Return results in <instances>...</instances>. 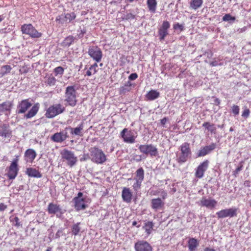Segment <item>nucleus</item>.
Returning <instances> with one entry per match:
<instances>
[{"mask_svg": "<svg viewBox=\"0 0 251 251\" xmlns=\"http://www.w3.org/2000/svg\"><path fill=\"white\" fill-rule=\"evenodd\" d=\"M180 153L177 158V161L179 164H182L187 161L190 157L191 151L190 148L189 144L184 143L180 147Z\"/></svg>", "mask_w": 251, "mask_h": 251, "instance_id": "3", "label": "nucleus"}, {"mask_svg": "<svg viewBox=\"0 0 251 251\" xmlns=\"http://www.w3.org/2000/svg\"><path fill=\"white\" fill-rule=\"evenodd\" d=\"M7 208V206L4 204L1 203L0 204V211H4Z\"/></svg>", "mask_w": 251, "mask_h": 251, "instance_id": "55", "label": "nucleus"}, {"mask_svg": "<svg viewBox=\"0 0 251 251\" xmlns=\"http://www.w3.org/2000/svg\"><path fill=\"white\" fill-rule=\"evenodd\" d=\"M188 243L190 251H194L199 245L197 240L194 238H190L189 240Z\"/></svg>", "mask_w": 251, "mask_h": 251, "instance_id": "29", "label": "nucleus"}, {"mask_svg": "<svg viewBox=\"0 0 251 251\" xmlns=\"http://www.w3.org/2000/svg\"><path fill=\"white\" fill-rule=\"evenodd\" d=\"M216 144L212 143L209 146H206L200 150L197 153V157H200L204 156L206 154L209 153L211 151L216 148Z\"/></svg>", "mask_w": 251, "mask_h": 251, "instance_id": "15", "label": "nucleus"}, {"mask_svg": "<svg viewBox=\"0 0 251 251\" xmlns=\"http://www.w3.org/2000/svg\"><path fill=\"white\" fill-rule=\"evenodd\" d=\"M91 66L93 67V68H95L96 69H97V68L98 67V64L96 63H95V64H94Z\"/></svg>", "mask_w": 251, "mask_h": 251, "instance_id": "64", "label": "nucleus"}, {"mask_svg": "<svg viewBox=\"0 0 251 251\" xmlns=\"http://www.w3.org/2000/svg\"><path fill=\"white\" fill-rule=\"evenodd\" d=\"M142 181L139 180H136V182L133 185V187L134 190H138L141 187Z\"/></svg>", "mask_w": 251, "mask_h": 251, "instance_id": "44", "label": "nucleus"}, {"mask_svg": "<svg viewBox=\"0 0 251 251\" xmlns=\"http://www.w3.org/2000/svg\"><path fill=\"white\" fill-rule=\"evenodd\" d=\"M138 149L141 152L146 155L156 156L158 154L157 149L152 144L141 145Z\"/></svg>", "mask_w": 251, "mask_h": 251, "instance_id": "5", "label": "nucleus"}, {"mask_svg": "<svg viewBox=\"0 0 251 251\" xmlns=\"http://www.w3.org/2000/svg\"><path fill=\"white\" fill-rule=\"evenodd\" d=\"M203 251H215V250L213 249L207 247L204 249Z\"/></svg>", "mask_w": 251, "mask_h": 251, "instance_id": "60", "label": "nucleus"}, {"mask_svg": "<svg viewBox=\"0 0 251 251\" xmlns=\"http://www.w3.org/2000/svg\"><path fill=\"white\" fill-rule=\"evenodd\" d=\"M168 34V31L160 28L159 30V38L160 40H163Z\"/></svg>", "mask_w": 251, "mask_h": 251, "instance_id": "40", "label": "nucleus"}, {"mask_svg": "<svg viewBox=\"0 0 251 251\" xmlns=\"http://www.w3.org/2000/svg\"><path fill=\"white\" fill-rule=\"evenodd\" d=\"M138 77V75L136 73H132L128 76L129 80H134Z\"/></svg>", "mask_w": 251, "mask_h": 251, "instance_id": "51", "label": "nucleus"}, {"mask_svg": "<svg viewBox=\"0 0 251 251\" xmlns=\"http://www.w3.org/2000/svg\"><path fill=\"white\" fill-rule=\"evenodd\" d=\"M39 109V104H35L33 106L28 112L25 115V117L26 119H29L34 116L37 113Z\"/></svg>", "mask_w": 251, "mask_h": 251, "instance_id": "26", "label": "nucleus"}, {"mask_svg": "<svg viewBox=\"0 0 251 251\" xmlns=\"http://www.w3.org/2000/svg\"><path fill=\"white\" fill-rule=\"evenodd\" d=\"M93 74L92 73V71H91V70H90L89 69L86 72V75H88V76H90L91 75H92Z\"/></svg>", "mask_w": 251, "mask_h": 251, "instance_id": "61", "label": "nucleus"}, {"mask_svg": "<svg viewBox=\"0 0 251 251\" xmlns=\"http://www.w3.org/2000/svg\"><path fill=\"white\" fill-rule=\"evenodd\" d=\"M203 0H191L189 4L190 8L196 10L201 7L203 3Z\"/></svg>", "mask_w": 251, "mask_h": 251, "instance_id": "25", "label": "nucleus"}, {"mask_svg": "<svg viewBox=\"0 0 251 251\" xmlns=\"http://www.w3.org/2000/svg\"><path fill=\"white\" fill-rule=\"evenodd\" d=\"M144 178V171L142 168H139L136 172V180L143 181Z\"/></svg>", "mask_w": 251, "mask_h": 251, "instance_id": "32", "label": "nucleus"}, {"mask_svg": "<svg viewBox=\"0 0 251 251\" xmlns=\"http://www.w3.org/2000/svg\"><path fill=\"white\" fill-rule=\"evenodd\" d=\"M89 159H91V154L89 155L88 154H84L82 157L80 158V161L81 162L84 161Z\"/></svg>", "mask_w": 251, "mask_h": 251, "instance_id": "48", "label": "nucleus"}, {"mask_svg": "<svg viewBox=\"0 0 251 251\" xmlns=\"http://www.w3.org/2000/svg\"><path fill=\"white\" fill-rule=\"evenodd\" d=\"M18 159H14L11 163L9 167L7 176L10 179H13L16 177L18 173Z\"/></svg>", "mask_w": 251, "mask_h": 251, "instance_id": "13", "label": "nucleus"}, {"mask_svg": "<svg viewBox=\"0 0 251 251\" xmlns=\"http://www.w3.org/2000/svg\"><path fill=\"white\" fill-rule=\"evenodd\" d=\"M26 174L30 177H40L41 176L40 173L36 169L32 168H27Z\"/></svg>", "mask_w": 251, "mask_h": 251, "instance_id": "28", "label": "nucleus"}, {"mask_svg": "<svg viewBox=\"0 0 251 251\" xmlns=\"http://www.w3.org/2000/svg\"><path fill=\"white\" fill-rule=\"evenodd\" d=\"M147 5L149 10L154 13L156 11L157 2L156 0H147Z\"/></svg>", "mask_w": 251, "mask_h": 251, "instance_id": "30", "label": "nucleus"}, {"mask_svg": "<svg viewBox=\"0 0 251 251\" xmlns=\"http://www.w3.org/2000/svg\"><path fill=\"white\" fill-rule=\"evenodd\" d=\"M174 28L175 29H179L180 31L184 30V25L176 23L174 25Z\"/></svg>", "mask_w": 251, "mask_h": 251, "instance_id": "47", "label": "nucleus"}, {"mask_svg": "<svg viewBox=\"0 0 251 251\" xmlns=\"http://www.w3.org/2000/svg\"><path fill=\"white\" fill-rule=\"evenodd\" d=\"M88 54L91 57L97 62H100L102 57V53L101 50L96 46L89 48Z\"/></svg>", "mask_w": 251, "mask_h": 251, "instance_id": "7", "label": "nucleus"}, {"mask_svg": "<svg viewBox=\"0 0 251 251\" xmlns=\"http://www.w3.org/2000/svg\"><path fill=\"white\" fill-rule=\"evenodd\" d=\"M82 196H83V193L81 192H79L77 194V196L76 197H75L74 198H79L80 199H84L83 198H82Z\"/></svg>", "mask_w": 251, "mask_h": 251, "instance_id": "56", "label": "nucleus"}, {"mask_svg": "<svg viewBox=\"0 0 251 251\" xmlns=\"http://www.w3.org/2000/svg\"><path fill=\"white\" fill-rule=\"evenodd\" d=\"M79 223H77L73 226L72 232L75 235H76L80 231V227H79Z\"/></svg>", "mask_w": 251, "mask_h": 251, "instance_id": "37", "label": "nucleus"}, {"mask_svg": "<svg viewBox=\"0 0 251 251\" xmlns=\"http://www.w3.org/2000/svg\"><path fill=\"white\" fill-rule=\"evenodd\" d=\"M237 208L225 209L217 212L216 214L219 219L226 217H233L237 215Z\"/></svg>", "mask_w": 251, "mask_h": 251, "instance_id": "6", "label": "nucleus"}, {"mask_svg": "<svg viewBox=\"0 0 251 251\" xmlns=\"http://www.w3.org/2000/svg\"><path fill=\"white\" fill-rule=\"evenodd\" d=\"M65 108L60 104H56L48 108V118H53L62 113Z\"/></svg>", "mask_w": 251, "mask_h": 251, "instance_id": "9", "label": "nucleus"}, {"mask_svg": "<svg viewBox=\"0 0 251 251\" xmlns=\"http://www.w3.org/2000/svg\"><path fill=\"white\" fill-rule=\"evenodd\" d=\"M121 135L123 138L124 142L127 143H133L135 142L136 136L133 132L124 128L121 132Z\"/></svg>", "mask_w": 251, "mask_h": 251, "instance_id": "8", "label": "nucleus"}, {"mask_svg": "<svg viewBox=\"0 0 251 251\" xmlns=\"http://www.w3.org/2000/svg\"><path fill=\"white\" fill-rule=\"evenodd\" d=\"M164 205V202L161 198H158L151 200V207L155 211L161 209Z\"/></svg>", "mask_w": 251, "mask_h": 251, "instance_id": "19", "label": "nucleus"}, {"mask_svg": "<svg viewBox=\"0 0 251 251\" xmlns=\"http://www.w3.org/2000/svg\"><path fill=\"white\" fill-rule=\"evenodd\" d=\"M222 19L223 21H234L235 20V17L232 16L229 14H226L224 16Z\"/></svg>", "mask_w": 251, "mask_h": 251, "instance_id": "39", "label": "nucleus"}, {"mask_svg": "<svg viewBox=\"0 0 251 251\" xmlns=\"http://www.w3.org/2000/svg\"><path fill=\"white\" fill-rule=\"evenodd\" d=\"M11 221H12L13 222H14V225L16 226H20V222H19V219L17 217H14L13 218V219H12L11 218Z\"/></svg>", "mask_w": 251, "mask_h": 251, "instance_id": "52", "label": "nucleus"}, {"mask_svg": "<svg viewBox=\"0 0 251 251\" xmlns=\"http://www.w3.org/2000/svg\"><path fill=\"white\" fill-rule=\"evenodd\" d=\"M74 41V37L72 36H69L66 37L64 41V44L66 46H70Z\"/></svg>", "mask_w": 251, "mask_h": 251, "instance_id": "38", "label": "nucleus"}, {"mask_svg": "<svg viewBox=\"0 0 251 251\" xmlns=\"http://www.w3.org/2000/svg\"><path fill=\"white\" fill-rule=\"evenodd\" d=\"M31 106V103L29 102L28 100H23L18 106L17 112L19 114L24 113Z\"/></svg>", "mask_w": 251, "mask_h": 251, "instance_id": "17", "label": "nucleus"}, {"mask_svg": "<svg viewBox=\"0 0 251 251\" xmlns=\"http://www.w3.org/2000/svg\"><path fill=\"white\" fill-rule=\"evenodd\" d=\"M91 160L97 164H103L106 160V156L103 151L96 147L91 148L89 150Z\"/></svg>", "mask_w": 251, "mask_h": 251, "instance_id": "1", "label": "nucleus"}, {"mask_svg": "<svg viewBox=\"0 0 251 251\" xmlns=\"http://www.w3.org/2000/svg\"><path fill=\"white\" fill-rule=\"evenodd\" d=\"M159 93L156 90H151L149 91L146 95L148 100H153L159 97Z\"/></svg>", "mask_w": 251, "mask_h": 251, "instance_id": "27", "label": "nucleus"}, {"mask_svg": "<svg viewBox=\"0 0 251 251\" xmlns=\"http://www.w3.org/2000/svg\"><path fill=\"white\" fill-rule=\"evenodd\" d=\"M68 137V133L66 131H62L55 133L51 136V139L56 142H61L65 140Z\"/></svg>", "mask_w": 251, "mask_h": 251, "instance_id": "18", "label": "nucleus"}, {"mask_svg": "<svg viewBox=\"0 0 251 251\" xmlns=\"http://www.w3.org/2000/svg\"><path fill=\"white\" fill-rule=\"evenodd\" d=\"M56 79L53 76H50L48 78V85L54 86L55 84Z\"/></svg>", "mask_w": 251, "mask_h": 251, "instance_id": "43", "label": "nucleus"}, {"mask_svg": "<svg viewBox=\"0 0 251 251\" xmlns=\"http://www.w3.org/2000/svg\"><path fill=\"white\" fill-rule=\"evenodd\" d=\"M210 65L211 66H217L218 65H221V64L219 63L217 61L215 60V61H212L211 62H210Z\"/></svg>", "mask_w": 251, "mask_h": 251, "instance_id": "54", "label": "nucleus"}, {"mask_svg": "<svg viewBox=\"0 0 251 251\" xmlns=\"http://www.w3.org/2000/svg\"><path fill=\"white\" fill-rule=\"evenodd\" d=\"M11 108V103L10 102H5L0 104V113L5 111H9Z\"/></svg>", "mask_w": 251, "mask_h": 251, "instance_id": "34", "label": "nucleus"}, {"mask_svg": "<svg viewBox=\"0 0 251 251\" xmlns=\"http://www.w3.org/2000/svg\"><path fill=\"white\" fill-rule=\"evenodd\" d=\"M132 226H136L137 227H139L140 226V225H137V223L136 221H133L132 222Z\"/></svg>", "mask_w": 251, "mask_h": 251, "instance_id": "62", "label": "nucleus"}, {"mask_svg": "<svg viewBox=\"0 0 251 251\" xmlns=\"http://www.w3.org/2000/svg\"><path fill=\"white\" fill-rule=\"evenodd\" d=\"M153 224L151 222H148L145 223V226H143V228L145 230L148 235L151 233L153 228Z\"/></svg>", "mask_w": 251, "mask_h": 251, "instance_id": "36", "label": "nucleus"}, {"mask_svg": "<svg viewBox=\"0 0 251 251\" xmlns=\"http://www.w3.org/2000/svg\"><path fill=\"white\" fill-rule=\"evenodd\" d=\"M209 161L206 160L201 163L196 170L195 176L199 178L203 177L204 173L206 171L208 167Z\"/></svg>", "mask_w": 251, "mask_h": 251, "instance_id": "14", "label": "nucleus"}, {"mask_svg": "<svg viewBox=\"0 0 251 251\" xmlns=\"http://www.w3.org/2000/svg\"><path fill=\"white\" fill-rule=\"evenodd\" d=\"M232 112L235 115H238L239 113V107L237 105H234L232 107Z\"/></svg>", "mask_w": 251, "mask_h": 251, "instance_id": "46", "label": "nucleus"}, {"mask_svg": "<svg viewBox=\"0 0 251 251\" xmlns=\"http://www.w3.org/2000/svg\"><path fill=\"white\" fill-rule=\"evenodd\" d=\"M217 203V201L214 199L210 198H207L205 197H203L199 202L200 205L210 209H213L216 206Z\"/></svg>", "mask_w": 251, "mask_h": 251, "instance_id": "11", "label": "nucleus"}, {"mask_svg": "<svg viewBox=\"0 0 251 251\" xmlns=\"http://www.w3.org/2000/svg\"><path fill=\"white\" fill-rule=\"evenodd\" d=\"M136 157H137V158L136 159V160L137 161H140L141 160V155H136Z\"/></svg>", "mask_w": 251, "mask_h": 251, "instance_id": "63", "label": "nucleus"}, {"mask_svg": "<svg viewBox=\"0 0 251 251\" xmlns=\"http://www.w3.org/2000/svg\"><path fill=\"white\" fill-rule=\"evenodd\" d=\"M73 202L74 203V207L76 211L84 210L87 207L85 199L74 198Z\"/></svg>", "mask_w": 251, "mask_h": 251, "instance_id": "16", "label": "nucleus"}, {"mask_svg": "<svg viewBox=\"0 0 251 251\" xmlns=\"http://www.w3.org/2000/svg\"><path fill=\"white\" fill-rule=\"evenodd\" d=\"M63 20L66 23H70L75 18V15L74 13H67L63 16Z\"/></svg>", "mask_w": 251, "mask_h": 251, "instance_id": "35", "label": "nucleus"}, {"mask_svg": "<svg viewBox=\"0 0 251 251\" xmlns=\"http://www.w3.org/2000/svg\"><path fill=\"white\" fill-rule=\"evenodd\" d=\"M60 154L63 161L65 162L70 167H72L76 164L77 158L73 151L64 149L61 151Z\"/></svg>", "mask_w": 251, "mask_h": 251, "instance_id": "2", "label": "nucleus"}, {"mask_svg": "<svg viewBox=\"0 0 251 251\" xmlns=\"http://www.w3.org/2000/svg\"><path fill=\"white\" fill-rule=\"evenodd\" d=\"M84 128L83 123L82 122L75 128L70 127L71 133L72 135L82 136Z\"/></svg>", "mask_w": 251, "mask_h": 251, "instance_id": "22", "label": "nucleus"}, {"mask_svg": "<svg viewBox=\"0 0 251 251\" xmlns=\"http://www.w3.org/2000/svg\"><path fill=\"white\" fill-rule=\"evenodd\" d=\"M136 251H152V247L150 244L146 241L140 240L134 245Z\"/></svg>", "mask_w": 251, "mask_h": 251, "instance_id": "12", "label": "nucleus"}, {"mask_svg": "<svg viewBox=\"0 0 251 251\" xmlns=\"http://www.w3.org/2000/svg\"><path fill=\"white\" fill-rule=\"evenodd\" d=\"M242 166H241L240 167H238L237 168H236V169L235 170V173L236 174H238L241 170H242Z\"/></svg>", "mask_w": 251, "mask_h": 251, "instance_id": "58", "label": "nucleus"}, {"mask_svg": "<svg viewBox=\"0 0 251 251\" xmlns=\"http://www.w3.org/2000/svg\"><path fill=\"white\" fill-rule=\"evenodd\" d=\"M21 29L23 33L29 35L32 37H39L40 34L33 27L31 24L24 25Z\"/></svg>", "mask_w": 251, "mask_h": 251, "instance_id": "10", "label": "nucleus"}, {"mask_svg": "<svg viewBox=\"0 0 251 251\" xmlns=\"http://www.w3.org/2000/svg\"><path fill=\"white\" fill-rule=\"evenodd\" d=\"M135 18V16L132 13H128L125 16V19L126 20H133Z\"/></svg>", "mask_w": 251, "mask_h": 251, "instance_id": "53", "label": "nucleus"}, {"mask_svg": "<svg viewBox=\"0 0 251 251\" xmlns=\"http://www.w3.org/2000/svg\"><path fill=\"white\" fill-rule=\"evenodd\" d=\"M202 126L205 127V128L211 133H215L216 130V127L214 124H211L209 122H204L202 124Z\"/></svg>", "mask_w": 251, "mask_h": 251, "instance_id": "31", "label": "nucleus"}, {"mask_svg": "<svg viewBox=\"0 0 251 251\" xmlns=\"http://www.w3.org/2000/svg\"><path fill=\"white\" fill-rule=\"evenodd\" d=\"M11 136V131L9 127L6 125H2L0 128V136L9 140Z\"/></svg>", "mask_w": 251, "mask_h": 251, "instance_id": "20", "label": "nucleus"}, {"mask_svg": "<svg viewBox=\"0 0 251 251\" xmlns=\"http://www.w3.org/2000/svg\"><path fill=\"white\" fill-rule=\"evenodd\" d=\"M76 92L73 86H68L66 89L65 100L71 106H74L76 104Z\"/></svg>", "mask_w": 251, "mask_h": 251, "instance_id": "4", "label": "nucleus"}, {"mask_svg": "<svg viewBox=\"0 0 251 251\" xmlns=\"http://www.w3.org/2000/svg\"><path fill=\"white\" fill-rule=\"evenodd\" d=\"M131 88L127 87L125 85L122 86L120 88V94H125L126 93L130 91Z\"/></svg>", "mask_w": 251, "mask_h": 251, "instance_id": "42", "label": "nucleus"}, {"mask_svg": "<svg viewBox=\"0 0 251 251\" xmlns=\"http://www.w3.org/2000/svg\"><path fill=\"white\" fill-rule=\"evenodd\" d=\"M122 198L126 202H130L131 201L132 193L129 188H124L122 191Z\"/></svg>", "mask_w": 251, "mask_h": 251, "instance_id": "23", "label": "nucleus"}, {"mask_svg": "<svg viewBox=\"0 0 251 251\" xmlns=\"http://www.w3.org/2000/svg\"><path fill=\"white\" fill-rule=\"evenodd\" d=\"M170 27V24L167 21H164L161 27H160L161 29H162L163 30H165L166 31H168V29Z\"/></svg>", "mask_w": 251, "mask_h": 251, "instance_id": "45", "label": "nucleus"}, {"mask_svg": "<svg viewBox=\"0 0 251 251\" xmlns=\"http://www.w3.org/2000/svg\"><path fill=\"white\" fill-rule=\"evenodd\" d=\"M250 114V110L248 108H246L244 109V111L242 113V116L244 118H247L249 117Z\"/></svg>", "mask_w": 251, "mask_h": 251, "instance_id": "50", "label": "nucleus"}, {"mask_svg": "<svg viewBox=\"0 0 251 251\" xmlns=\"http://www.w3.org/2000/svg\"><path fill=\"white\" fill-rule=\"evenodd\" d=\"M60 210L59 205L56 204L51 203L48 205V212L50 213L56 214L58 216L60 214Z\"/></svg>", "mask_w": 251, "mask_h": 251, "instance_id": "24", "label": "nucleus"}, {"mask_svg": "<svg viewBox=\"0 0 251 251\" xmlns=\"http://www.w3.org/2000/svg\"><path fill=\"white\" fill-rule=\"evenodd\" d=\"M64 72V69L62 67H57L54 69V73L56 75H61Z\"/></svg>", "mask_w": 251, "mask_h": 251, "instance_id": "41", "label": "nucleus"}, {"mask_svg": "<svg viewBox=\"0 0 251 251\" xmlns=\"http://www.w3.org/2000/svg\"><path fill=\"white\" fill-rule=\"evenodd\" d=\"M159 195L161 197L162 200H165L167 197V193L164 190H161L159 192Z\"/></svg>", "mask_w": 251, "mask_h": 251, "instance_id": "49", "label": "nucleus"}, {"mask_svg": "<svg viewBox=\"0 0 251 251\" xmlns=\"http://www.w3.org/2000/svg\"><path fill=\"white\" fill-rule=\"evenodd\" d=\"M36 156V152L33 150L28 149L25 153V159L27 163H32Z\"/></svg>", "mask_w": 251, "mask_h": 251, "instance_id": "21", "label": "nucleus"}, {"mask_svg": "<svg viewBox=\"0 0 251 251\" xmlns=\"http://www.w3.org/2000/svg\"><path fill=\"white\" fill-rule=\"evenodd\" d=\"M12 70V68L9 65L2 66L0 70V77H2L5 75L9 73Z\"/></svg>", "mask_w": 251, "mask_h": 251, "instance_id": "33", "label": "nucleus"}, {"mask_svg": "<svg viewBox=\"0 0 251 251\" xmlns=\"http://www.w3.org/2000/svg\"><path fill=\"white\" fill-rule=\"evenodd\" d=\"M125 85L127 87H129V88H130V87L132 85V84L130 82V81H128L125 84Z\"/></svg>", "mask_w": 251, "mask_h": 251, "instance_id": "59", "label": "nucleus"}, {"mask_svg": "<svg viewBox=\"0 0 251 251\" xmlns=\"http://www.w3.org/2000/svg\"><path fill=\"white\" fill-rule=\"evenodd\" d=\"M89 70H91V71H92V73L93 74H95L97 72V70L95 68H93V67L91 66L90 68H89Z\"/></svg>", "mask_w": 251, "mask_h": 251, "instance_id": "57", "label": "nucleus"}]
</instances>
